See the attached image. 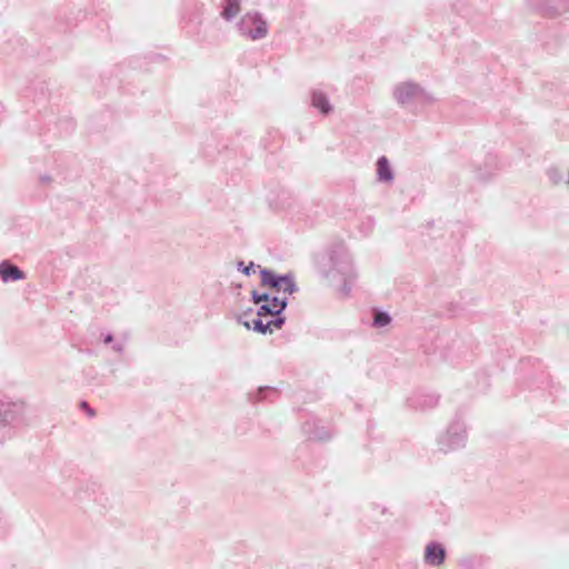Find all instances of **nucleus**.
<instances>
[{
	"label": "nucleus",
	"mask_w": 569,
	"mask_h": 569,
	"mask_svg": "<svg viewBox=\"0 0 569 569\" xmlns=\"http://www.w3.org/2000/svg\"><path fill=\"white\" fill-rule=\"evenodd\" d=\"M320 270L322 276L343 296L350 293L358 278L355 259L345 247L330 250L322 259Z\"/></svg>",
	"instance_id": "f257e3e1"
},
{
	"label": "nucleus",
	"mask_w": 569,
	"mask_h": 569,
	"mask_svg": "<svg viewBox=\"0 0 569 569\" xmlns=\"http://www.w3.org/2000/svg\"><path fill=\"white\" fill-rule=\"evenodd\" d=\"M390 98L400 109H409L413 104L426 108L439 101L435 91L410 78L395 82L390 88Z\"/></svg>",
	"instance_id": "f03ea898"
},
{
	"label": "nucleus",
	"mask_w": 569,
	"mask_h": 569,
	"mask_svg": "<svg viewBox=\"0 0 569 569\" xmlns=\"http://www.w3.org/2000/svg\"><path fill=\"white\" fill-rule=\"evenodd\" d=\"M469 440L468 423L462 417H455L437 435L435 439L436 451L441 455H451L466 449Z\"/></svg>",
	"instance_id": "7ed1b4c3"
},
{
	"label": "nucleus",
	"mask_w": 569,
	"mask_h": 569,
	"mask_svg": "<svg viewBox=\"0 0 569 569\" xmlns=\"http://www.w3.org/2000/svg\"><path fill=\"white\" fill-rule=\"evenodd\" d=\"M28 422V403L21 398L0 400V430H11Z\"/></svg>",
	"instance_id": "20e7f679"
},
{
	"label": "nucleus",
	"mask_w": 569,
	"mask_h": 569,
	"mask_svg": "<svg viewBox=\"0 0 569 569\" xmlns=\"http://www.w3.org/2000/svg\"><path fill=\"white\" fill-rule=\"evenodd\" d=\"M236 30L246 40L259 41L268 37L269 23L261 12L250 10L237 21Z\"/></svg>",
	"instance_id": "39448f33"
},
{
	"label": "nucleus",
	"mask_w": 569,
	"mask_h": 569,
	"mask_svg": "<svg viewBox=\"0 0 569 569\" xmlns=\"http://www.w3.org/2000/svg\"><path fill=\"white\" fill-rule=\"evenodd\" d=\"M284 321L283 316H273V311L262 303L257 311V317L251 321H243V326L249 330L267 335L281 329Z\"/></svg>",
	"instance_id": "423d86ee"
},
{
	"label": "nucleus",
	"mask_w": 569,
	"mask_h": 569,
	"mask_svg": "<svg viewBox=\"0 0 569 569\" xmlns=\"http://www.w3.org/2000/svg\"><path fill=\"white\" fill-rule=\"evenodd\" d=\"M260 274L261 284L274 289L278 293L277 296L286 297L289 299L291 295L298 291L295 278L290 273L277 274L271 270L262 269Z\"/></svg>",
	"instance_id": "0eeeda50"
},
{
	"label": "nucleus",
	"mask_w": 569,
	"mask_h": 569,
	"mask_svg": "<svg viewBox=\"0 0 569 569\" xmlns=\"http://www.w3.org/2000/svg\"><path fill=\"white\" fill-rule=\"evenodd\" d=\"M310 106L321 116H329L335 111V106L331 102L329 94L320 88H316L310 91Z\"/></svg>",
	"instance_id": "6e6552de"
},
{
	"label": "nucleus",
	"mask_w": 569,
	"mask_h": 569,
	"mask_svg": "<svg viewBox=\"0 0 569 569\" xmlns=\"http://www.w3.org/2000/svg\"><path fill=\"white\" fill-rule=\"evenodd\" d=\"M446 557L445 548L438 542H430L425 548V562L432 567L443 563Z\"/></svg>",
	"instance_id": "1a4fd4ad"
},
{
	"label": "nucleus",
	"mask_w": 569,
	"mask_h": 569,
	"mask_svg": "<svg viewBox=\"0 0 569 569\" xmlns=\"http://www.w3.org/2000/svg\"><path fill=\"white\" fill-rule=\"evenodd\" d=\"M243 0H220V17L227 21H233L241 12Z\"/></svg>",
	"instance_id": "9d476101"
},
{
	"label": "nucleus",
	"mask_w": 569,
	"mask_h": 569,
	"mask_svg": "<svg viewBox=\"0 0 569 569\" xmlns=\"http://www.w3.org/2000/svg\"><path fill=\"white\" fill-rule=\"evenodd\" d=\"M0 279L2 282H13L24 279V273L14 264L4 260L0 262Z\"/></svg>",
	"instance_id": "9b49d317"
},
{
	"label": "nucleus",
	"mask_w": 569,
	"mask_h": 569,
	"mask_svg": "<svg viewBox=\"0 0 569 569\" xmlns=\"http://www.w3.org/2000/svg\"><path fill=\"white\" fill-rule=\"evenodd\" d=\"M377 180L381 183H392L395 180V173L390 161L385 157H380L377 160Z\"/></svg>",
	"instance_id": "f8f14e48"
},
{
	"label": "nucleus",
	"mask_w": 569,
	"mask_h": 569,
	"mask_svg": "<svg viewBox=\"0 0 569 569\" xmlns=\"http://www.w3.org/2000/svg\"><path fill=\"white\" fill-rule=\"evenodd\" d=\"M440 396L436 392H423L415 399V408L420 411H428L439 405Z\"/></svg>",
	"instance_id": "ddd939ff"
},
{
	"label": "nucleus",
	"mask_w": 569,
	"mask_h": 569,
	"mask_svg": "<svg viewBox=\"0 0 569 569\" xmlns=\"http://www.w3.org/2000/svg\"><path fill=\"white\" fill-rule=\"evenodd\" d=\"M263 305L269 307L271 311H273V316H282V311L286 309L288 305V299L281 296L270 297L267 293V299L263 301Z\"/></svg>",
	"instance_id": "4468645a"
},
{
	"label": "nucleus",
	"mask_w": 569,
	"mask_h": 569,
	"mask_svg": "<svg viewBox=\"0 0 569 569\" xmlns=\"http://www.w3.org/2000/svg\"><path fill=\"white\" fill-rule=\"evenodd\" d=\"M546 174L553 184H559L563 178L561 171L556 167L548 168Z\"/></svg>",
	"instance_id": "2eb2a0df"
},
{
	"label": "nucleus",
	"mask_w": 569,
	"mask_h": 569,
	"mask_svg": "<svg viewBox=\"0 0 569 569\" xmlns=\"http://www.w3.org/2000/svg\"><path fill=\"white\" fill-rule=\"evenodd\" d=\"M390 321H391V318L387 312H378L375 316L373 325L377 327H385V326L389 325Z\"/></svg>",
	"instance_id": "dca6fc26"
},
{
	"label": "nucleus",
	"mask_w": 569,
	"mask_h": 569,
	"mask_svg": "<svg viewBox=\"0 0 569 569\" xmlns=\"http://www.w3.org/2000/svg\"><path fill=\"white\" fill-rule=\"evenodd\" d=\"M238 269L242 271L246 276H249L251 272H254L256 264L253 262H250L248 266H244L243 262H239Z\"/></svg>",
	"instance_id": "f3484780"
},
{
	"label": "nucleus",
	"mask_w": 569,
	"mask_h": 569,
	"mask_svg": "<svg viewBox=\"0 0 569 569\" xmlns=\"http://www.w3.org/2000/svg\"><path fill=\"white\" fill-rule=\"evenodd\" d=\"M267 299V293H258L257 291H252V300L256 303H263V301Z\"/></svg>",
	"instance_id": "a211bd4d"
},
{
	"label": "nucleus",
	"mask_w": 569,
	"mask_h": 569,
	"mask_svg": "<svg viewBox=\"0 0 569 569\" xmlns=\"http://www.w3.org/2000/svg\"><path fill=\"white\" fill-rule=\"evenodd\" d=\"M112 349L117 352H121L123 350V343L122 342H116L112 345Z\"/></svg>",
	"instance_id": "6ab92c4d"
},
{
	"label": "nucleus",
	"mask_w": 569,
	"mask_h": 569,
	"mask_svg": "<svg viewBox=\"0 0 569 569\" xmlns=\"http://www.w3.org/2000/svg\"><path fill=\"white\" fill-rule=\"evenodd\" d=\"M112 336L111 335H107L104 338H103V341L104 343H111L112 342Z\"/></svg>",
	"instance_id": "aec40b11"
},
{
	"label": "nucleus",
	"mask_w": 569,
	"mask_h": 569,
	"mask_svg": "<svg viewBox=\"0 0 569 569\" xmlns=\"http://www.w3.org/2000/svg\"><path fill=\"white\" fill-rule=\"evenodd\" d=\"M41 181L46 182V183H49L51 181L50 177L48 176H42L41 177Z\"/></svg>",
	"instance_id": "412c9836"
}]
</instances>
